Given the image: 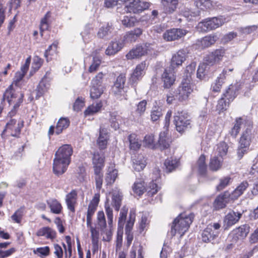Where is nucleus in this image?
Wrapping results in <instances>:
<instances>
[{"label": "nucleus", "instance_id": "55", "mask_svg": "<svg viewBox=\"0 0 258 258\" xmlns=\"http://www.w3.org/2000/svg\"><path fill=\"white\" fill-rule=\"evenodd\" d=\"M109 121L111 126L114 130H116L119 128L118 120L120 119V116L117 115L116 112H112L110 113Z\"/></svg>", "mask_w": 258, "mask_h": 258}, {"label": "nucleus", "instance_id": "43", "mask_svg": "<svg viewBox=\"0 0 258 258\" xmlns=\"http://www.w3.org/2000/svg\"><path fill=\"white\" fill-rule=\"evenodd\" d=\"M103 106L101 101L93 103L89 106L84 111L85 116L92 115L99 112Z\"/></svg>", "mask_w": 258, "mask_h": 258}, {"label": "nucleus", "instance_id": "48", "mask_svg": "<svg viewBox=\"0 0 258 258\" xmlns=\"http://www.w3.org/2000/svg\"><path fill=\"white\" fill-rule=\"evenodd\" d=\"M228 145L225 142H220L217 145V148L215 150V155L221 158L226 155L228 150Z\"/></svg>", "mask_w": 258, "mask_h": 258}, {"label": "nucleus", "instance_id": "1", "mask_svg": "<svg viewBox=\"0 0 258 258\" xmlns=\"http://www.w3.org/2000/svg\"><path fill=\"white\" fill-rule=\"evenodd\" d=\"M119 1L124 3L123 13L138 14L149 9L151 5L149 3L140 0H106L105 5L106 7L110 8L117 5Z\"/></svg>", "mask_w": 258, "mask_h": 258}, {"label": "nucleus", "instance_id": "58", "mask_svg": "<svg viewBox=\"0 0 258 258\" xmlns=\"http://www.w3.org/2000/svg\"><path fill=\"white\" fill-rule=\"evenodd\" d=\"M128 212V208L126 206H123L120 211L119 214V217L118 218V226L123 227L124 226L125 221L126 219V215Z\"/></svg>", "mask_w": 258, "mask_h": 258}, {"label": "nucleus", "instance_id": "16", "mask_svg": "<svg viewBox=\"0 0 258 258\" xmlns=\"http://www.w3.org/2000/svg\"><path fill=\"white\" fill-rule=\"evenodd\" d=\"M187 56V51L185 49H180L173 55L170 67L173 70L175 68L182 65Z\"/></svg>", "mask_w": 258, "mask_h": 258}, {"label": "nucleus", "instance_id": "41", "mask_svg": "<svg viewBox=\"0 0 258 258\" xmlns=\"http://www.w3.org/2000/svg\"><path fill=\"white\" fill-rule=\"evenodd\" d=\"M142 33V31L141 29H135L126 34L124 37V40L126 42H135Z\"/></svg>", "mask_w": 258, "mask_h": 258}, {"label": "nucleus", "instance_id": "42", "mask_svg": "<svg viewBox=\"0 0 258 258\" xmlns=\"http://www.w3.org/2000/svg\"><path fill=\"white\" fill-rule=\"evenodd\" d=\"M249 226L244 224L239 226L233 231L234 234L237 238H243L245 237L249 232Z\"/></svg>", "mask_w": 258, "mask_h": 258}, {"label": "nucleus", "instance_id": "51", "mask_svg": "<svg viewBox=\"0 0 258 258\" xmlns=\"http://www.w3.org/2000/svg\"><path fill=\"white\" fill-rule=\"evenodd\" d=\"M194 1L197 7L203 11L210 9L212 6L211 0H194Z\"/></svg>", "mask_w": 258, "mask_h": 258}, {"label": "nucleus", "instance_id": "34", "mask_svg": "<svg viewBox=\"0 0 258 258\" xmlns=\"http://www.w3.org/2000/svg\"><path fill=\"white\" fill-rule=\"evenodd\" d=\"M52 213L59 214L61 213L62 207L60 203L55 199H50L46 201Z\"/></svg>", "mask_w": 258, "mask_h": 258}, {"label": "nucleus", "instance_id": "29", "mask_svg": "<svg viewBox=\"0 0 258 258\" xmlns=\"http://www.w3.org/2000/svg\"><path fill=\"white\" fill-rule=\"evenodd\" d=\"M122 197V194L119 190L118 189L113 190L111 205L114 208L115 210L116 211H118L120 209Z\"/></svg>", "mask_w": 258, "mask_h": 258}, {"label": "nucleus", "instance_id": "22", "mask_svg": "<svg viewBox=\"0 0 258 258\" xmlns=\"http://www.w3.org/2000/svg\"><path fill=\"white\" fill-rule=\"evenodd\" d=\"M242 216V214L238 212L231 211L228 213L225 217L224 224L225 229H227L229 227L236 223Z\"/></svg>", "mask_w": 258, "mask_h": 258}, {"label": "nucleus", "instance_id": "17", "mask_svg": "<svg viewBox=\"0 0 258 258\" xmlns=\"http://www.w3.org/2000/svg\"><path fill=\"white\" fill-rule=\"evenodd\" d=\"M251 121L243 117H238L235 119L234 126L231 128L229 133L233 138H236L241 128L244 130L247 128V122Z\"/></svg>", "mask_w": 258, "mask_h": 258}, {"label": "nucleus", "instance_id": "11", "mask_svg": "<svg viewBox=\"0 0 258 258\" xmlns=\"http://www.w3.org/2000/svg\"><path fill=\"white\" fill-rule=\"evenodd\" d=\"M218 37L214 34L208 35L196 41V46L198 49H204L213 45L217 41Z\"/></svg>", "mask_w": 258, "mask_h": 258}, {"label": "nucleus", "instance_id": "64", "mask_svg": "<svg viewBox=\"0 0 258 258\" xmlns=\"http://www.w3.org/2000/svg\"><path fill=\"white\" fill-rule=\"evenodd\" d=\"M229 104V102L224 97L222 96L218 101L216 109L219 112L223 111L227 109Z\"/></svg>", "mask_w": 258, "mask_h": 258}, {"label": "nucleus", "instance_id": "38", "mask_svg": "<svg viewBox=\"0 0 258 258\" xmlns=\"http://www.w3.org/2000/svg\"><path fill=\"white\" fill-rule=\"evenodd\" d=\"M249 184L247 181H242L240 184L235 189V190L231 192L232 200H234L237 199L241 195L243 194L244 191L248 187Z\"/></svg>", "mask_w": 258, "mask_h": 258}, {"label": "nucleus", "instance_id": "7", "mask_svg": "<svg viewBox=\"0 0 258 258\" xmlns=\"http://www.w3.org/2000/svg\"><path fill=\"white\" fill-rule=\"evenodd\" d=\"M221 225L219 223H212L209 224L203 231L202 234V239L204 242H212L219 234V229Z\"/></svg>", "mask_w": 258, "mask_h": 258}, {"label": "nucleus", "instance_id": "53", "mask_svg": "<svg viewBox=\"0 0 258 258\" xmlns=\"http://www.w3.org/2000/svg\"><path fill=\"white\" fill-rule=\"evenodd\" d=\"M105 210L108 219V225L110 227H112L113 218V211L112 208L110 207L108 199H107V201L105 203Z\"/></svg>", "mask_w": 258, "mask_h": 258}, {"label": "nucleus", "instance_id": "57", "mask_svg": "<svg viewBox=\"0 0 258 258\" xmlns=\"http://www.w3.org/2000/svg\"><path fill=\"white\" fill-rule=\"evenodd\" d=\"M96 209L94 206L88 205V210L86 215V221L87 227H91L92 222V217L94 215Z\"/></svg>", "mask_w": 258, "mask_h": 258}, {"label": "nucleus", "instance_id": "62", "mask_svg": "<svg viewBox=\"0 0 258 258\" xmlns=\"http://www.w3.org/2000/svg\"><path fill=\"white\" fill-rule=\"evenodd\" d=\"M162 115V109L160 107L155 106L151 112V118L153 121L158 120Z\"/></svg>", "mask_w": 258, "mask_h": 258}, {"label": "nucleus", "instance_id": "4", "mask_svg": "<svg viewBox=\"0 0 258 258\" xmlns=\"http://www.w3.org/2000/svg\"><path fill=\"white\" fill-rule=\"evenodd\" d=\"M188 79H183L179 86L175 90V96L178 101L182 102L187 101L193 92V86Z\"/></svg>", "mask_w": 258, "mask_h": 258}, {"label": "nucleus", "instance_id": "37", "mask_svg": "<svg viewBox=\"0 0 258 258\" xmlns=\"http://www.w3.org/2000/svg\"><path fill=\"white\" fill-rule=\"evenodd\" d=\"M114 164H111L108 167L107 173L105 177V181L107 184H112L115 181L117 176V170L114 168Z\"/></svg>", "mask_w": 258, "mask_h": 258}, {"label": "nucleus", "instance_id": "32", "mask_svg": "<svg viewBox=\"0 0 258 258\" xmlns=\"http://www.w3.org/2000/svg\"><path fill=\"white\" fill-rule=\"evenodd\" d=\"M164 11L167 14H172L177 8L178 0H162Z\"/></svg>", "mask_w": 258, "mask_h": 258}, {"label": "nucleus", "instance_id": "54", "mask_svg": "<svg viewBox=\"0 0 258 258\" xmlns=\"http://www.w3.org/2000/svg\"><path fill=\"white\" fill-rule=\"evenodd\" d=\"M104 154L102 152H95L93 156V165H104Z\"/></svg>", "mask_w": 258, "mask_h": 258}, {"label": "nucleus", "instance_id": "56", "mask_svg": "<svg viewBox=\"0 0 258 258\" xmlns=\"http://www.w3.org/2000/svg\"><path fill=\"white\" fill-rule=\"evenodd\" d=\"M205 156L204 155H202L197 162L199 172L201 175H204L207 171V165L205 163Z\"/></svg>", "mask_w": 258, "mask_h": 258}, {"label": "nucleus", "instance_id": "31", "mask_svg": "<svg viewBox=\"0 0 258 258\" xmlns=\"http://www.w3.org/2000/svg\"><path fill=\"white\" fill-rule=\"evenodd\" d=\"M123 47L122 43L118 41H111L105 50L107 55H112L120 51Z\"/></svg>", "mask_w": 258, "mask_h": 258}, {"label": "nucleus", "instance_id": "59", "mask_svg": "<svg viewBox=\"0 0 258 258\" xmlns=\"http://www.w3.org/2000/svg\"><path fill=\"white\" fill-rule=\"evenodd\" d=\"M231 182V178L229 176L222 177L219 179V183L216 186L218 191H221L228 186Z\"/></svg>", "mask_w": 258, "mask_h": 258}, {"label": "nucleus", "instance_id": "5", "mask_svg": "<svg viewBox=\"0 0 258 258\" xmlns=\"http://www.w3.org/2000/svg\"><path fill=\"white\" fill-rule=\"evenodd\" d=\"M224 17H211L208 18L199 23L198 28L202 31H208L215 29L222 25L224 23L229 21Z\"/></svg>", "mask_w": 258, "mask_h": 258}, {"label": "nucleus", "instance_id": "9", "mask_svg": "<svg viewBox=\"0 0 258 258\" xmlns=\"http://www.w3.org/2000/svg\"><path fill=\"white\" fill-rule=\"evenodd\" d=\"M252 121L247 122V128L243 131L239 139V144L245 147H249L252 139L254 138Z\"/></svg>", "mask_w": 258, "mask_h": 258}, {"label": "nucleus", "instance_id": "13", "mask_svg": "<svg viewBox=\"0 0 258 258\" xmlns=\"http://www.w3.org/2000/svg\"><path fill=\"white\" fill-rule=\"evenodd\" d=\"M70 162L55 157L53 163V172L57 176L63 174Z\"/></svg>", "mask_w": 258, "mask_h": 258}, {"label": "nucleus", "instance_id": "25", "mask_svg": "<svg viewBox=\"0 0 258 258\" xmlns=\"http://www.w3.org/2000/svg\"><path fill=\"white\" fill-rule=\"evenodd\" d=\"M147 49L146 46H138L136 48L132 49L126 55L127 59H132L140 57L147 53Z\"/></svg>", "mask_w": 258, "mask_h": 258}, {"label": "nucleus", "instance_id": "36", "mask_svg": "<svg viewBox=\"0 0 258 258\" xmlns=\"http://www.w3.org/2000/svg\"><path fill=\"white\" fill-rule=\"evenodd\" d=\"M38 236H45L47 239H53L56 237V232L49 227L40 228L36 233Z\"/></svg>", "mask_w": 258, "mask_h": 258}, {"label": "nucleus", "instance_id": "30", "mask_svg": "<svg viewBox=\"0 0 258 258\" xmlns=\"http://www.w3.org/2000/svg\"><path fill=\"white\" fill-rule=\"evenodd\" d=\"M104 165H93L96 189L99 191L102 187L103 182V173Z\"/></svg>", "mask_w": 258, "mask_h": 258}, {"label": "nucleus", "instance_id": "14", "mask_svg": "<svg viewBox=\"0 0 258 258\" xmlns=\"http://www.w3.org/2000/svg\"><path fill=\"white\" fill-rule=\"evenodd\" d=\"M186 34V31L185 30L173 28L166 31L163 34V38L167 41H171L181 38Z\"/></svg>", "mask_w": 258, "mask_h": 258}, {"label": "nucleus", "instance_id": "6", "mask_svg": "<svg viewBox=\"0 0 258 258\" xmlns=\"http://www.w3.org/2000/svg\"><path fill=\"white\" fill-rule=\"evenodd\" d=\"M23 126L24 121L23 119L19 118L18 120L16 117L10 119L6 123V127L2 135L3 136L6 132H8L11 136L18 138Z\"/></svg>", "mask_w": 258, "mask_h": 258}, {"label": "nucleus", "instance_id": "8", "mask_svg": "<svg viewBox=\"0 0 258 258\" xmlns=\"http://www.w3.org/2000/svg\"><path fill=\"white\" fill-rule=\"evenodd\" d=\"M174 122L177 131L182 133L190 127V120L188 114L185 112L178 111L174 117Z\"/></svg>", "mask_w": 258, "mask_h": 258}, {"label": "nucleus", "instance_id": "28", "mask_svg": "<svg viewBox=\"0 0 258 258\" xmlns=\"http://www.w3.org/2000/svg\"><path fill=\"white\" fill-rule=\"evenodd\" d=\"M162 80L164 88H169L174 84L175 77L173 72L166 69L162 75Z\"/></svg>", "mask_w": 258, "mask_h": 258}, {"label": "nucleus", "instance_id": "33", "mask_svg": "<svg viewBox=\"0 0 258 258\" xmlns=\"http://www.w3.org/2000/svg\"><path fill=\"white\" fill-rule=\"evenodd\" d=\"M108 140V136L107 130L104 128H100L99 137L97 140V144L100 150L106 148Z\"/></svg>", "mask_w": 258, "mask_h": 258}, {"label": "nucleus", "instance_id": "63", "mask_svg": "<svg viewBox=\"0 0 258 258\" xmlns=\"http://www.w3.org/2000/svg\"><path fill=\"white\" fill-rule=\"evenodd\" d=\"M121 22L122 24L126 27H133L139 22L136 17H123Z\"/></svg>", "mask_w": 258, "mask_h": 258}, {"label": "nucleus", "instance_id": "49", "mask_svg": "<svg viewBox=\"0 0 258 258\" xmlns=\"http://www.w3.org/2000/svg\"><path fill=\"white\" fill-rule=\"evenodd\" d=\"M179 162L175 159L172 158L167 159L164 162L166 171L167 172H171L174 170L178 166Z\"/></svg>", "mask_w": 258, "mask_h": 258}, {"label": "nucleus", "instance_id": "26", "mask_svg": "<svg viewBox=\"0 0 258 258\" xmlns=\"http://www.w3.org/2000/svg\"><path fill=\"white\" fill-rule=\"evenodd\" d=\"M170 143V138L168 136V129L164 130L159 135L158 146L161 150L167 149L169 147Z\"/></svg>", "mask_w": 258, "mask_h": 258}, {"label": "nucleus", "instance_id": "27", "mask_svg": "<svg viewBox=\"0 0 258 258\" xmlns=\"http://www.w3.org/2000/svg\"><path fill=\"white\" fill-rule=\"evenodd\" d=\"M146 189L144 181L141 179H137L132 186L131 194L134 197H140L145 192Z\"/></svg>", "mask_w": 258, "mask_h": 258}, {"label": "nucleus", "instance_id": "19", "mask_svg": "<svg viewBox=\"0 0 258 258\" xmlns=\"http://www.w3.org/2000/svg\"><path fill=\"white\" fill-rule=\"evenodd\" d=\"M78 192L75 189H73L68 194L66 197V203L68 209L74 213L75 212V206L77 204Z\"/></svg>", "mask_w": 258, "mask_h": 258}, {"label": "nucleus", "instance_id": "46", "mask_svg": "<svg viewBox=\"0 0 258 258\" xmlns=\"http://www.w3.org/2000/svg\"><path fill=\"white\" fill-rule=\"evenodd\" d=\"M223 160L221 158L215 155L211 159L209 165L210 169L214 171H216L220 169L222 166Z\"/></svg>", "mask_w": 258, "mask_h": 258}, {"label": "nucleus", "instance_id": "24", "mask_svg": "<svg viewBox=\"0 0 258 258\" xmlns=\"http://www.w3.org/2000/svg\"><path fill=\"white\" fill-rule=\"evenodd\" d=\"M50 80L46 75L42 79L36 90L37 99L42 96L47 91L50 86Z\"/></svg>", "mask_w": 258, "mask_h": 258}, {"label": "nucleus", "instance_id": "61", "mask_svg": "<svg viewBox=\"0 0 258 258\" xmlns=\"http://www.w3.org/2000/svg\"><path fill=\"white\" fill-rule=\"evenodd\" d=\"M224 78L222 77V75H220V76L217 78L215 82L212 84L211 90L214 92H219L224 82Z\"/></svg>", "mask_w": 258, "mask_h": 258}, {"label": "nucleus", "instance_id": "40", "mask_svg": "<svg viewBox=\"0 0 258 258\" xmlns=\"http://www.w3.org/2000/svg\"><path fill=\"white\" fill-rule=\"evenodd\" d=\"M70 125V120L68 118L61 117L58 121L55 133L57 135L61 134L64 130L68 127Z\"/></svg>", "mask_w": 258, "mask_h": 258}, {"label": "nucleus", "instance_id": "23", "mask_svg": "<svg viewBox=\"0 0 258 258\" xmlns=\"http://www.w3.org/2000/svg\"><path fill=\"white\" fill-rule=\"evenodd\" d=\"M113 28L112 25L107 24L106 26H102L99 29L97 33V36L99 38L106 40H109L113 36Z\"/></svg>", "mask_w": 258, "mask_h": 258}, {"label": "nucleus", "instance_id": "44", "mask_svg": "<svg viewBox=\"0 0 258 258\" xmlns=\"http://www.w3.org/2000/svg\"><path fill=\"white\" fill-rule=\"evenodd\" d=\"M128 140L130 142V148L131 150L137 151L141 146V142L137 138L136 134H132L128 136Z\"/></svg>", "mask_w": 258, "mask_h": 258}, {"label": "nucleus", "instance_id": "50", "mask_svg": "<svg viewBox=\"0 0 258 258\" xmlns=\"http://www.w3.org/2000/svg\"><path fill=\"white\" fill-rule=\"evenodd\" d=\"M210 65L207 61L206 63L203 62L200 64L197 73L198 78L200 80L204 78L209 69Z\"/></svg>", "mask_w": 258, "mask_h": 258}, {"label": "nucleus", "instance_id": "3", "mask_svg": "<svg viewBox=\"0 0 258 258\" xmlns=\"http://www.w3.org/2000/svg\"><path fill=\"white\" fill-rule=\"evenodd\" d=\"M194 217V215L192 214L188 215L185 213L180 214L172 223L171 235L174 236L176 233H178L181 237L182 236L188 229Z\"/></svg>", "mask_w": 258, "mask_h": 258}, {"label": "nucleus", "instance_id": "45", "mask_svg": "<svg viewBox=\"0 0 258 258\" xmlns=\"http://www.w3.org/2000/svg\"><path fill=\"white\" fill-rule=\"evenodd\" d=\"M136 218V211L135 209H132L130 212L129 219L127 221L125 226V233L127 234H129L132 230L134 224V222Z\"/></svg>", "mask_w": 258, "mask_h": 258}, {"label": "nucleus", "instance_id": "2", "mask_svg": "<svg viewBox=\"0 0 258 258\" xmlns=\"http://www.w3.org/2000/svg\"><path fill=\"white\" fill-rule=\"evenodd\" d=\"M24 94L22 92H16L13 89V84L10 85L5 92L3 101L7 100L9 105L14 104L13 108L8 114V117L13 118L17 112L21 104L23 102Z\"/></svg>", "mask_w": 258, "mask_h": 258}, {"label": "nucleus", "instance_id": "35", "mask_svg": "<svg viewBox=\"0 0 258 258\" xmlns=\"http://www.w3.org/2000/svg\"><path fill=\"white\" fill-rule=\"evenodd\" d=\"M133 162V168L137 171L142 170L146 165V161L142 155H139L138 156L134 157Z\"/></svg>", "mask_w": 258, "mask_h": 258}, {"label": "nucleus", "instance_id": "39", "mask_svg": "<svg viewBox=\"0 0 258 258\" xmlns=\"http://www.w3.org/2000/svg\"><path fill=\"white\" fill-rule=\"evenodd\" d=\"M238 91L237 87L230 85L229 88L223 93L222 97H224L229 103L232 101L237 95Z\"/></svg>", "mask_w": 258, "mask_h": 258}, {"label": "nucleus", "instance_id": "21", "mask_svg": "<svg viewBox=\"0 0 258 258\" xmlns=\"http://www.w3.org/2000/svg\"><path fill=\"white\" fill-rule=\"evenodd\" d=\"M154 173L156 176V179H153L152 181L149 183L147 189L148 194L149 196H153L154 195L156 194L160 188V186L159 185L160 180L159 170L156 169Z\"/></svg>", "mask_w": 258, "mask_h": 258}, {"label": "nucleus", "instance_id": "10", "mask_svg": "<svg viewBox=\"0 0 258 258\" xmlns=\"http://www.w3.org/2000/svg\"><path fill=\"white\" fill-rule=\"evenodd\" d=\"M147 67L145 61L138 64L129 79V83L134 85L140 81L145 75Z\"/></svg>", "mask_w": 258, "mask_h": 258}, {"label": "nucleus", "instance_id": "52", "mask_svg": "<svg viewBox=\"0 0 258 258\" xmlns=\"http://www.w3.org/2000/svg\"><path fill=\"white\" fill-rule=\"evenodd\" d=\"M196 68V63L195 62H191L187 66L185 71V74L183 76V79H188L190 77L189 82L192 80V76L194 75Z\"/></svg>", "mask_w": 258, "mask_h": 258}, {"label": "nucleus", "instance_id": "20", "mask_svg": "<svg viewBox=\"0 0 258 258\" xmlns=\"http://www.w3.org/2000/svg\"><path fill=\"white\" fill-rule=\"evenodd\" d=\"M125 82L126 77L125 75L120 74L117 77L112 88V91L114 95L116 96H120L121 95Z\"/></svg>", "mask_w": 258, "mask_h": 258}, {"label": "nucleus", "instance_id": "47", "mask_svg": "<svg viewBox=\"0 0 258 258\" xmlns=\"http://www.w3.org/2000/svg\"><path fill=\"white\" fill-rule=\"evenodd\" d=\"M105 88L104 87L91 86L90 89V97L92 99H98L103 93Z\"/></svg>", "mask_w": 258, "mask_h": 258}, {"label": "nucleus", "instance_id": "18", "mask_svg": "<svg viewBox=\"0 0 258 258\" xmlns=\"http://www.w3.org/2000/svg\"><path fill=\"white\" fill-rule=\"evenodd\" d=\"M230 200H232L230 193L227 191H225L216 198L214 203V207L217 210L223 209Z\"/></svg>", "mask_w": 258, "mask_h": 258}, {"label": "nucleus", "instance_id": "15", "mask_svg": "<svg viewBox=\"0 0 258 258\" xmlns=\"http://www.w3.org/2000/svg\"><path fill=\"white\" fill-rule=\"evenodd\" d=\"M73 153L71 145L65 144L59 147L55 154V157L71 162V157Z\"/></svg>", "mask_w": 258, "mask_h": 258}, {"label": "nucleus", "instance_id": "12", "mask_svg": "<svg viewBox=\"0 0 258 258\" xmlns=\"http://www.w3.org/2000/svg\"><path fill=\"white\" fill-rule=\"evenodd\" d=\"M225 54V49L224 48L216 49L206 56L205 61L209 64L213 65L221 61Z\"/></svg>", "mask_w": 258, "mask_h": 258}, {"label": "nucleus", "instance_id": "60", "mask_svg": "<svg viewBox=\"0 0 258 258\" xmlns=\"http://www.w3.org/2000/svg\"><path fill=\"white\" fill-rule=\"evenodd\" d=\"M92 28L90 26H87L85 27L84 31L82 32L81 35L84 42L88 43L92 38Z\"/></svg>", "mask_w": 258, "mask_h": 258}]
</instances>
